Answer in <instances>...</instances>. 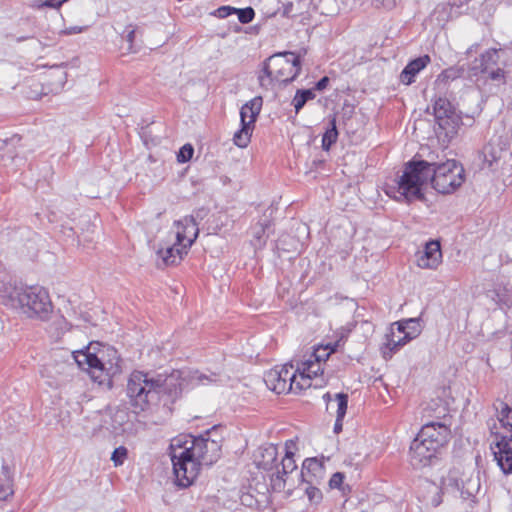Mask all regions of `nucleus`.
<instances>
[{
  "instance_id": "nucleus-1",
  "label": "nucleus",
  "mask_w": 512,
  "mask_h": 512,
  "mask_svg": "<svg viewBox=\"0 0 512 512\" xmlns=\"http://www.w3.org/2000/svg\"><path fill=\"white\" fill-rule=\"evenodd\" d=\"M464 180V168L455 160H411L404 166L403 174L397 181V190L401 197L410 201L423 198L422 187L429 182L438 193L451 194Z\"/></svg>"
},
{
  "instance_id": "nucleus-2",
  "label": "nucleus",
  "mask_w": 512,
  "mask_h": 512,
  "mask_svg": "<svg viewBox=\"0 0 512 512\" xmlns=\"http://www.w3.org/2000/svg\"><path fill=\"white\" fill-rule=\"evenodd\" d=\"M210 435L211 430H207L199 436L185 435L172 440L170 456L178 486H190L198 476L200 466H210L220 458V441Z\"/></svg>"
},
{
  "instance_id": "nucleus-3",
  "label": "nucleus",
  "mask_w": 512,
  "mask_h": 512,
  "mask_svg": "<svg viewBox=\"0 0 512 512\" xmlns=\"http://www.w3.org/2000/svg\"><path fill=\"white\" fill-rule=\"evenodd\" d=\"M73 357L78 366L87 371L94 382L108 388L113 385L112 378L122 371L120 356L113 347H107L98 353H92L88 347L86 351L73 352Z\"/></svg>"
},
{
  "instance_id": "nucleus-4",
  "label": "nucleus",
  "mask_w": 512,
  "mask_h": 512,
  "mask_svg": "<svg viewBox=\"0 0 512 512\" xmlns=\"http://www.w3.org/2000/svg\"><path fill=\"white\" fill-rule=\"evenodd\" d=\"M301 71L300 56L294 52H280L267 58L263 63V68L258 76L259 84L262 88L268 90L276 82L290 83Z\"/></svg>"
},
{
  "instance_id": "nucleus-5",
  "label": "nucleus",
  "mask_w": 512,
  "mask_h": 512,
  "mask_svg": "<svg viewBox=\"0 0 512 512\" xmlns=\"http://www.w3.org/2000/svg\"><path fill=\"white\" fill-rule=\"evenodd\" d=\"M159 387L155 378L148 373L133 371L127 381L126 394L133 412L139 414L148 410L159 398Z\"/></svg>"
},
{
  "instance_id": "nucleus-6",
  "label": "nucleus",
  "mask_w": 512,
  "mask_h": 512,
  "mask_svg": "<svg viewBox=\"0 0 512 512\" xmlns=\"http://www.w3.org/2000/svg\"><path fill=\"white\" fill-rule=\"evenodd\" d=\"M11 298L29 317L46 320L53 309L48 292L40 286L15 287Z\"/></svg>"
},
{
  "instance_id": "nucleus-7",
  "label": "nucleus",
  "mask_w": 512,
  "mask_h": 512,
  "mask_svg": "<svg viewBox=\"0 0 512 512\" xmlns=\"http://www.w3.org/2000/svg\"><path fill=\"white\" fill-rule=\"evenodd\" d=\"M498 420L501 426L510 435H496L491 442L490 449L503 473H512V408L504 402H500Z\"/></svg>"
},
{
  "instance_id": "nucleus-8",
  "label": "nucleus",
  "mask_w": 512,
  "mask_h": 512,
  "mask_svg": "<svg viewBox=\"0 0 512 512\" xmlns=\"http://www.w3.org/2000/svg\"><path fill=\"white\" fill-rule=\"evenodd\" d=\"M295 443L292 440L286 441L285 443V456L282 458L280 464L276 463L277 459V448L274 445H269L264 449L263 457H267L260 463L263 469L271 470L276 468V472L272 475L271 481L275 489H283L287 480V476L296 470L297 465L294 460Z\"/></svg>"
},
{
  "instance_id": "nucleus-9",
  "label": "nucleus",
  "mask_w": 512,
  "mask_h": 512,
  "mask_svg": "<svg viewBox=\"0 0 512 512\" xmlns=\"http://www.w3.org/2000/svg\"><path fill=\"white\" fill-rule=\"evenodd\" d=\"M297 371L292 364L275 366L264 374V382L270 390L277 394L301 392L300 385H297Z\"/></svg>"
},
{
  "instance_id": "nucleus-10",
  "label": "nucleus",
  "mask_w": 512,
  "mask_h": 512,
  "mask_svg": "<svg viewBox=\"0 0 512 512\" xmlns=\"http://www.w3.org/2000/svg\"><path fill=\"white\" fill-rule=\"evenodd\" d=\"M263 99L256 96L246 102L240 110L241 128L234 134V144L240 148H245L250 143L252 131L255 126L258 115L262 109Z\"/></svg>"
},
{
  "instance_id": "nucleus-11",
  "label": "nucleus",
  "mask_w": 512,
  "mask_h": 512,
  "mask_svg": "<svg viewBox=\"0 0 512 512\" xmlns=\"http://www.w3.org/2000/svg\"><path fill=\"white\" fill-rule=\"evenodd\" d=\"M433 112L439 129L444 132L446 137H454L462 121L451 102L446 98L436 99L433 104Z\"/></svg>"
},
{
  "instance_id": "nucleus-12",
  "label": "nucleus",
  "mask_w": 512,
  "mask_h": 512,
  "mask_svg": "<svg viewBox=\"0 0 512 512\" xmlns=\"http://www.w3.org/2000/svg\"><path fill=\"white\" fill-rule=\"evenodd\" d=\"M499 52L497 49H488L481 54L479 59L475 60V65L471 68L473 75L479 73L485 75L488 79L499 83L505 82V71L498 65Z\"/></svg>"
},
{
  "instance_id": "nucleus-13",
  "label": "nucleus",
  "mask_w": 512,
  "mask_h": 512,
  "mask_svg": "<svg viewBox=\"0 0 512 512\" xmlns=\"http://www.w3.org/2000/svg\"><path fill=\"white\" fill-rule=\"evenodd\" d=\"M450 417L444 415L442 421H432L426 423L422 426L421 430L417 434L420 438H422L429 445L435 446L437 448L443 447L450 438Z\"/></svg>"
},
{
  "instance_id": "nucleus-14",
  "label": "nucleus",
  "mask_w": 512,
  "mask_h": 512,
  "mask_svg": "<svg viewBox=\"0 0 512 512\" xmlns=\"http://www.w3.org/2000/svg\"><path fill=\"white\" fill-rule=\"evenodd\" d=\"M438 451L439 448L429 445L422 438L416 436L410 445V464L416 469L426 467L432 463Z\"/></svg>"
},
{
  "instance_id": "nucleus-15",
  "label": "nucleus",
  "mask_w": 512,
  "mask_h": 512,
  "mask_svg": "<svg viewBox=\"0 0 512 512\" xmlns=\"http://www.w3.org/2000/svg\"><path fill=\"white\" fill-rule=\"evenodd\" d=\"M296 371L299 379L297 385H300L303 391L313 385L312 381L317 380L318 376L323 374L324 368L321 363L307 355L297 364Z\"/></svg>"
},
{
  "instance_id": "nucleus-16",
  "label": "nucleus",
  "mask_w": 512,
  "mask_h": 512,
  "mask_svg": "<svg viewBox=\"0 0 512 512\" xmlns=\"http://www.w3.org/2000/svg\"><path fill=\"white\" fill-rule=\"evenodd\" d=\"M177 245L190 249L199 234L198 225L193 216H185L175 222Z\"/></svg>"
},
{
  "instance_id": "nucleus-17",
  "label": "nucleus",
  "mask_w": 512,
  "mask_h": 512,
  "mask_svg": "<svg viewBox=\"0 0 512 512\" xmlns=\"http://www.w3.org/2000/svg\"><path fill=\"white\" fill-rule=\"evenodd\" d=\"M416 262L417 266L422 269H436L442 262L440 243L435 240L427 242Z\"/></svg>"
},
{
  "instance_id": "nucleus-18",
  "label": "nucleus",
  "mask_w": 512,
  "mask_h": 512,
  "mask_svg": "<svg viewBox=\"0 0 512 512\" xmlns=\"http://www.w3.org/2000/svg\"><path fill=\"white\" fill-rule=\"evenodd\" d=\"M325 476L323 463L317 458H307L303 461L300 477L302 483L321 484Z\"/></svg>"
},
{
  "instance_id": "nucleus-19",
  "label": "nucleus",
  "mask_w": 512,
  "mask_h": 512,
  "mask_svg": "<svg viewBox=\"0 0 512 512\" xmlns=\"http://www.w3.org/2000/svg\"><path fill=\"white\" fill-rule=\"evenodd\" d=\"M36 34L35 20L32 17L20 18L17 22L15 33H9L8 38L17 43L33 39Z\"/></svg>"
},
{
  "instance_id": "nucleus-20",
  "label": "nucleus",
  "mask_w": 512,
  "mask_h": 512,
  "mask_svg": "<svg viewBox=\"0 0 512 512\" xmlns=\"http://www.w3.org/2000/svg\"><path fill=\"white\" fill-rule=\"evenodd\" d=\"M181 373L180 371H174L169 376L163 378L162 376H158L155 378L156 382L160 384L159 387V395L161 393L167 394L172 398H176L182 391V382L180 381Z\"/></svg>"
},
{
  "instance_id": "nucleus-21",
  "label": "nucleus",
  "mask_w": 512,
  "mask_h": 512,
  "mask_svg": "<svg viewBox=\"0 0 512 512\" xmlns=\"http://www.w3.org/2000/svg\"><path fill=\"white\" fill-rule=\"evenodd\" d=\"M431 58L429 55L420 56L410 61L400 74V81L405 85H410L415 81L417 74L422 71L429 63Z\"/></svg>"
},
{
  "instance_id": "nucleus-22",
  "label": "nucleus",
  "mask_w": 512,
  "mask_h": 512,
  "mask_svg": "<svg viewBox=\"0 0 512 512\" xmlns=\"http://www.w3.org/2000/svg\"><path fill=\"white\" fill-rule=\"evenodd\" d=\"M189 249L185 246L177 245V241L170 247L159 249L157 254L162 259L165 265L178 264L184 255L188 253Z\"/></svg>"
},
{
  "instance_id": "nucleus-23",
  "label": "nucleus",
  "mask_w": 512,
  "mask_h": 512,
  "mask_svg": "<svg viewBox=\"0 0 512 512\" xmlns=\"http://www.w3.org/2000/svg\"><path fill=\"white\" fill-rule=\"evenodd\" d=\"M269 223L267 222H258L255 225H253L251 230V244L254 246V248L262 249L266 244V228L268 227Z\"/></svg>"
},
{
  "instance_id": "nucleus-24",
  "label": "nucleus",
  "mask_w": 512,
  "mask_h": 512,
  "mask_svg": "<svg viewBox=\"0 0 512 512\" xmlns=\"http://www.w3.org/2000/svg\"><path fill=\"white\" fill-rule=\"evenodd\" d=\"M315 97L316 94L313 89H298L291 104L294 107L295 112L298 114L305 104L308 101L313 100Z\"/></svg>"
},
{
  "instance_id": "nucleus-25",
  "label": "nucleus",
  "mask_w": 512,
  "mask_h": 512,
  "mask_svg": "<svg viewBox=\"0 0 512 512\" xmlns=\"http://www.w3.org/2000/svg\"><path fill=\"white\" fill-rule=\"evenodd\" d=\"M339 346V341L335 342L334 344H327L326 346H319L314 349L312 353L309 355L317 360L319 363L322 364V366L325 365L326 361L328 360L329 356L337 350V347Z\"/></svg>"
},
{
  "instance_id": "nucleus-26",
  "label": "nucleus",
  "mask_w": 512,
  "mask_h": 512,
  "mask_svg": "<svg viewBox=\"0 0 512 512\" xmlns=\"http://www.w3.org/2000/svg\"><path fill=\"white\" fill-rule=\"evenodd\" d=\"M49 85L52 86L51 91L59 92L63 89L67 82V73L62 69H55L49 74Z\"/></svg>"
},
{
  "instance_id": "nucleus-27",
  "label": "nucleus",
  "mask_w": 512,
  "mask_h": 512,
  "mask_svg": "<svg viewBox=\"0 0 512 512\" xmlns=\"http://www.w3.org/2000/svg\"><path fill=\"white\" fill-rule=\"evenodd\" d=\"M338 131L336 127L335 118L331 119L330 127L326 130L322 137V148L325 151H328L331 146L337 141Z\"/></svg>"
},
{
  "instance_id": "nucleus-28",
  "label": "nucleus",
  "mask_w": 512,
  "mask_h": 512,
  "mask_svg": "<svg viewBox=\"0 0 512 512\" xmlns=\"http://www.w3.org/2000/svg\"><path fill=\"white\" fill-rule=\"evenodd\" d=\"M418 334L419 331L417 329H414L412 332H405V335H403L401 338L397 340H395L394 337L392 336V338L388 340L387 346L391 352H396L409 341L416 338Z\"/></svg>"
},
{
  "instance_id": "nucleus-29",
  "label": "nucleus",
  "mask_w": 512,
  "mask_h": 512,
  "mask_svg": "<svg viewBox=\"0 0 512 512\" xmlns=\"http://www.w3.org/2000/svg\"><path fill=\"white\" fill-rule=\"evenodd\" d=\"M218 380V376L215 373H211L209 375L201 373L199 371H194L190 375V384L191 385H207L210 383H215Z\"/></svg>"
},
{
  "instance_id": "nucleus-30",
  "label": "nucleus",
  "mask_w": 512,
  "mask_h": 512,
  "mask_svg": "<svg viewBox=\"0 0 512 512\" xmlns=\"http://www.w3.org/2000/svg\"><path fill=\"white\" fill-rule=\"evenodd\" d=\"M66 331L67 322L62 317L55 319L48 328V332L50 333L51 337L55 338L56 340H58Z\"/></svg>"
},
{
  "instance_id": "nucleus-31",
  "label": "nucleus",
  "mask_w": 512,
  "mask_h": 512,
  "mask_svg": "<svg viewBox=\"0 0 512 512\" xmlns=\"http://www.w3.org/2000/svg\"><path fill=\"white\" fill-rule=\"evenodd\" d=\"M348 406V394L345 393H337L335 394V402H334V409L336 416H339V418H344L346 415Z\"/></svg>"
},
{
  "instance_id": "nucleus-32",
  "label": "nucleus",
  "mask_w": 512,
  "mask_h": 512,
  "mask_svg": "<svg viewBox=\"0 0 512 512\" xmlns=\"http://www.w3.org/2000/svg\"><path fill=\"white\" fill-rule=\"evenodd\" d=\"M306 487L304 489L305 494L311 504H319L322 499L323 495L321 490L318 488L319 484H313V483H305Z\"/></svg>"
},
{
  "instance_id": "nucleus-33",
  "label": "nucleus",
  "mask_w": 512,
  "mask_h": 512,
  "mask_svg": "<svg viewBox=\"0 0 512 512\" xmlns=\"http://www.w3.org/2000/svg\"><path fill=\"white\" fill-rule=\"evenodd\" d=\"M396 324L398 331L403 335H405V332H412L414 329H417L420 332L418 319L416 318L402 320L397 322Z\"/></svg>"
},
{
  "instance_id": "nucleus-34",
  "label": "nucleus",
  "mask_w": 512,
  "mask_h": 512,
  "mask_svg": "<svg viewBox=\"0 0 512 512\" xmlns=\"http://www.w3.org/2000/svg\"><path fill=\"white\" fill-rule=\"evenodd\" d=\"M128 457V449L125 446H119L114 449L111 455V461L113 462L115 467L121 466L124 464L125 460Z\"/></svg>"
},
{
  "instance_id": "nucleus-35",
  "label": "nucleus",
  "mask_w": 512,
  "mask_h": 512,
  "mask_svg": "<svg viewBox=\"0 0 512 512\" xmlns=\"http://www.w3.org/2000/svg\"><path fill=\"white\" fill-rule=\"evenodd\" d=\"M12 479L0 481V500H7L14 494Z\"/></svg>"
},
{
  "instance_id": "nucleus-36",
  "label": "nucleus",
  "mask_w": 512,
  "mask_h": 512,
  "mask_svg": "<svg viewBox=\"0 0 512 512\" xmlns=\"http://www.w3.org/2000/svg\"><path fill=\"white\" fill-rule=\"evenodd\" d=\"M238 15V19L242 24H248L253 21L255 17V12L252 7H246L243 9H238L236 13Z\"/></svg>"
},
{
  "instance_id": "nucleus-37",
  "label": "nucleus",
  "mask_w": 512,
  "mask_h": 512,
  "mask_svg": "<svg viewBox=\"0 0 512 512\" xmlns=\"http://www.w3.org/2000/svg\"><path fill=\"white\" fill-rule=\"evenodd\" d=\"M194 154V148L191 144H185L183 145L178 154H177V160L180 163H186L188 162Z\"/></svg>"
},
{
  "instance_id": "nucleus-38",
  "label": "nucleus",
  "mask_w": 512,
  "mask_h": 512,
  "mask_svg": "<svg viewBox=\"0 0 512 512\" xmlns=\"http://www.w3.org/2000/svg\"><path fill=\"white\" fill-rule=\"evenodd\" d=\"M237 11V8L231 7V6H221L218 9L215 10L213 15H215L218 18H226L232 14H235Z\"/></svg>"
},
{
  "instance_id": "nucleus-39",
  "label": "nucleus",
  "mask_w": 512,
  "mask_h": 512,
  "mask_svg": "<svg viewBox=\"0 0 512 512\" xmlns=\"http://www.w3.org/2000/svg\"><path fill=\"white\" fill-rule=\"evenodd\" d=\"M343 480H344V474L341 472H336L330 478L329 486L332 489H334V488L340 489L341 485L343 483Z\"/></svg>"
},
{
  "instance_id": "nucleus-40",
  "label": "nucleus",
  "mask_w": 512,
  "mask_h": 512,
  "mask_svg": "<svg viewBox=\"0 0 512 512\" xmlns=\"http://www.w3.org/2000/svg\"><path fill=\"white\" fill-rule=\"evenodd\" d=\"M439 77H442L443 79H456L457 77H459V71L458 69H455V68H448L446 70H444Z\"/></svg>"
},
{
  "instance_id": "nucleus-41",
  "label": "nucleus",
  "mask_w": 512,
  "mask_h": 512,
  "mask_svg": "<svg viewBox=\"0 0 512 512\" xmlns=\"http://www.w3.org/2000/svg\"><path fill=\"white\" fill-rule=\"evenodd\" d=\"M67 0H61V1H57V0H47L45 2H43L42 4L40 5H37V7H49V8H55V9H58L61 7V5L66 2Z\"/></svg>"
},
{
  "instance_id": "nucleus-42",
  "label": "nucleus",
  "mask_w": 512,
  "mask_h": 512,
  "mask_svg": "<svg viewBox=\"0 0 512 512\" xmlns=\"http://www.w3.org/2000/svg\"><path fill=\"white\" fill-rule=\"evenodd\" d=\"M323 400L326 403V410L327 411H330V410L334 409L335 397L333 398L332 395L329 392H327V393H325L323 395Z\"/></svg>"
},
{
  "instance_id": "nucleus-43",
  "label": "nucleus",
  "mask_w": 512,
  "mask_h": 512,
  "mask_svg": "<svg viewBox=\"0 0 512 512\" xmlns=\"http://www.w3.org/2000/svg\"><path fill=\"white\" fill-rule=\"evenodd\" d=\"M329 78L327 76H324L322 77L316 84H315V88L313 89L314 91L315 90H318V91H322L324 89H326V87L328 86L329 84Z\"/></svg>"
},
{
  "instance_id": "nucleus-44",
  "label": "nucleus",
  "mask_w": 512,
  "mask_h": 512,
  "mask_svg": "<svg viewBox=\"0 0 512 512\" xmlns=\"http://www.w3.org/2000/svg\"><path fill=\"white\" fill-rule=\"evenodd\" d=\"M343 419L344 418H339V416H336V421H335V424H334V432L336 434H338V433H340L342 431Z\"/></svg>"
},
{
  "instance_id": "nucleus-45",
  "label": "nucleus",
  "mask_w": 512,
  "mask_h": 512,
  "mask_svg": "<svg viewBox=\"0 0 512 512\" xmlns=\"http://www.w3.org/2000/svg\"><path fill=\"white\" fill-rule=\"evenodd\" d=\"M2 472L5 480L12 479L10 468L7 465L2 466Z\"/></svg>"
},
{
  "instance_id": "nucleus-46",
  "label": "nucleus",
  "mask_w": 512,
  "mask_h": 512,
  "mask_svg": "<svg viewBox=\"0 0 512 512\" xmlns=\"http://www.w3.org/2000/svg\"><path fill=\"white\" fill-rule=\"evenodd\" d=\"M134 38H135V30L131 29L127 32V35H126V39L130 45L133 43Z\"/></svg>"
},
{
  "instance_id": "nucleus-47",
  "label": "nucleus",
  "mask_w": 512,
  "mask_h": 512,
  "mask_svg": "<svg viewBox=\"0 0 512 512\" xmlns=\"http://www.w3.org/2000/svg\"><path fill=\"white\" fill-rule=\"evenodd\" d=\"M82 31V28L74 27L69 31V33H79Z\"/></svg>"
},
{
  "instance_id": "nucleus-48",
  "label": "nucleus",
  "mask_w": 512,
  "mask_h": 512,
  "mask_svg": "<svg viewBox=\"0 0 512 512\" xmlns=\"http://www.w3.org/2000/svg\"><path fill=\"white\" fill-rule=\"evenodd\" d=\"M426 160L437 162L433 154H429Z\"/></svg>"
},
{
  "instance_id": "nucleus-49",
  "label": "nucleus",
  "mask_w": 512,
  "mask_h": 512,
  "mask_svg": "<svg viewBox=\"0 0 512 512\" xmlns=\"http://www.w3.org/2000/svg\"><path fill=\"white\" fill-rule=\"evenodd\" d=\"M320 382H323V380H320ZM321 385H322V383H318V382H316V383L314 384V386H315V387H317V386H321Z\"/></svg>"
}]
</instances>
